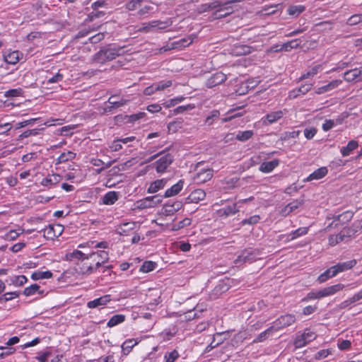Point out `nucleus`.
<instances>
[{
  "instance_id": "ea45409f",
  "label": "nucleus",
  "mask_w": 362,
  "mask_h": 362,
  "mask_svg": "<svg viewBox=\"0 0 362 362\" xmlns=\"http://www.w3.org/2000/svg\"><path fill=\"white\" fill-rule=\"evenodd\" d=\"M252 48L247 45H237L233 49V54L236 56H241L250 54Z\"/></svg>"
},
{
  "instance_id": "052dcab7",
  "label": "nucleus",
  "mask_w": 362,
  "mask_h": 362,
  "mask_svg": "<svg viewBox=\"0 0 362 362\" xmlns=\"http://www.w3.org/2000/svg\"><path fill=\"white\" fill-rule=\"evenodd\" d=\"M154 85L156 86V91H161L171 86L172 81L170 80L162 81L158 83H155Z\"/></svg>"
},
{
  "instance_id": "9b49d317",
  "label": "nucleus",
  "mask_w": 362,
  "mask_h": 362,
  "mask_svg": "<svg viewBox=\"0 0 362 362\" xmlns=\"http://www.w3.org/2000/svg\"><path fill=\"white\" fill-rule=\"evenodd\" d=\"M63 226L60 224L49 225L43 230V235L47 240H53L59 237L63 232Z\"/></svg>"
},
{
  "instance_id": "bb28decb",
  "label": "nucleus",
  "mask_w": 362,
  "mask_h": 362,
  "mask_svg": "<svg viewBox=\"0 0 362 362\" xmlns=\"http://www.w3.org/2000/svg\"><path fill=\"white\" fill-rule=\"evenodd\" d=\"M328 170L327 167H321L315 170L313 173L309 175V176L305 180L307 182L313 180H317L323 178L327 175Z\"/></svg>"
},
{
  "instance_id": "4468645a",
  "label": "nucleus",
  "mask_w": 362,
  "mask_h": 362,
  "mask_svg": "<svg viewBox=\"0 0 362 362\" xmlns=\"http://www.w3.org/2000/svg\"><path fill=\"white\" fill-rule=\"evenodd\" d=\"M238 0H232L224 3L221 2V5L218 7V8L214 13L216 18H222L228 16L233 13V9L228 5L231 3L238 2Z\"/></svg>"
},
{
  "instance_id": "c85d7f7f",
  "label": "nucleus",
  "mask_w": 362,
  "mask_h": 362,
  "mask_svg": "<svg viewBox=\"0 0 362 362\" xmlns=\"http://www.w3.org/2000/svg\"><path fill=\"white\" fill-rule=\"evenodd\" d=\"M134 222H126L120 224L117 228V233L121 235H128L134 229Z\"/></svg>"
},
{
  "instance_id": "cd10ccee",
  "label": "nucleus",
  "mask_w": 362,
  "mask_h": 362,
  "mask_svg": "<svg viewBox=\"0 0 362 362\" xmlns=\"http://www.w3.org/2000/svg\"><path fill=\"white\" fill-rule=\"evenodd\" d=\"M348 236V233L344 230H341L338 234L332 235L328 238L329 245L330 246H334L339 243L344 241Z\"/></svg>"
},
{
  "instance_id": "6e6552de",
  "label": "nucleus",
  "mask_w": 362,
  "mask_h": 362,
  "mask_svg": "<svg viewBox=\"0 0 362 362\" xmlns=\"http://www.w3.org/2000/svg\"><path fill=\"white\" fill-rule=\"evenodd\" d=\"M316 334L309 329H306L302 334H297L294 341V346L296 349L305 346L308 343L315 339Z\"/></svg>"
},
{
  "instance_id": "13d9d810",
  "label": "nucleus",
  "mask_w": 362,
  "mask_h": 362,
  "mask_svg": "<svg viewBox=\"0 0 362 362\" xmlns=\"http://www.w3.org/2000/svg\"><path fill=\"white\" fill-rule=\"evenodd\" d=\"M23 90L20 88L10 89L4 93V96L6 98H16L22 95Z\"/></svg>"
},
{
  "instance_id": "473e14b6",
  "label": "nucleus",
  "mask_w": 362,
  "mask_h": 362,
  "mask_svg": "<svg viewBox=\"0 0 362 362\" xmlns=\"http://www.w3.org/2000/svg\"><path fill=\"white\" fill-rule=\"evenodd\" d=\"M220 5H221V1H219L218 0H214L213 1H211L210 3H206V4L200 5L197 8V11L199 13H202L209 11L211 9L218 8V7Z\"/></svg>"
},
{
  "instance_id": "aec40b11",
  "label": "nucleus",
  "mask_w": 362,
  "mask_h": 362,
  "mask_svg": "<svg viewBox=\"0 0 362 362\" xmlns=\"http://www.w3.org/2000/svg\"><path fill=\"white\" fill-rule=\"evenodd\" d=\"M342 83V80L336 79L333 80L327 85L320 86L315 89V93L320 95L325 93L327 92H329L337 88H338Z\"/></svg>"
},
{
  "instance_id": "f704fd0d",
  "label": "nucleus",
  "mask_w": 362,
  "mask_h": 362,
  "mask_svg": "<svg viewBox=\"0 0 362 362\" xmlns=\"http://www.w3.org/2000/svg\"><path fill=\"white\" fill-rule=\"evenodd\" d=\"M138 344V341L134 339H127L122 344V351L124 355H127L130 353L134 346Z\"/></svg>"
},
{
  "instance_id": "5701e85b",
  "label": "nucleus",
  "mask_w": 362,
  "mask_h": 362,
  "mask_svg": "<svg viewBox=\"0 0 362 362\" xmlns=\"http://www.w3.org/2000/svg\"><path fill=\"white\" fill-rule=\"evenodd\" d=\"M303 204V201L301 199H296L288 203L280 211L281 215L286 216L296 209L299 208Z\"/></svg>"
},
{
  "instance_id": "20e7f679",
  "label": "nucleus",
  "mask_w": 362,
  "mask_h": 362,
  "mask_svg": "<svg viewBox=\"0 0 362 362\" xmlns=\"http://www.w3.org/2000/svg\"><path fill=\"white\" fill-rule=\"evenodd\" d=\"M163 201V197L156 194L153 196L146 197L139 199L134 203V209L139 210L148 209L156 207Z\"/></svg>"
},
{
  "instance_id": "864d4df0",
  "label": "nucleus",
  "mask_w": 362,
  "mask_h": 362,
  "mask_svg": "<svg viewBox=\"0 0 362 362\" xmlns=\"http://www.w3.org/2000/svg\"><path fill=\"white\" fill-rule=\"evenodd\" d=\"M143 0H130L125 4V8L128 11H135L141 6V4Z\"/></svg>"
},
{
  "instance_id": "58836bf2",
  "label": "nucleus",
  "mask_w": 362,
  "mask_h": 362,
  "mask_svg": "<svg viewBox=\"0 0 362 362\" xmlns=\"http://www.w3.org/2000/svg\"><path fill=\"white\" fill-rule=\"evenodd\" d=\"M322 64H317L314 66H313L309 71H308L306 73L303 74L299 78V80H303L305 78H308L310 77H313L317 74H318L320 71L322 70Z\"/></svg>"
},
{
  "instance_id": "a19ab883",
  "label": "nucleus",
  "mask_w": 362,
  "mask_h": 362,
  "mask_svg": "<svg viewBox=\"0 0 362 362\" xmlns=\"http://www.w3.org/2000/svg\"><path fill=\"white\" fill-rule=\"evenodd\" d=\"M356 263L357 262L356 259H351L347 262L338 263L336 265L339 269V272L341 273L349 269H351L356 264Z\"/></svg>"
},
{
  "instance_id": "f8f14e48",
  "label": "nucleus",
  "mask_w": 362,
  "mask_h": 362,
  "mask_svg": "<svg viewBox=\"0 0 362 362\" xmlns=\"http://www.w3.org/2000/svg\"><path fill=\"white\" fill-rule=\"evenodd\" d=\"M296 321V317L291 314H287L282 315L277 318L274 322L272 326L274 328V331H277L280 329L291 325Z\"/></svg>"
},
{
  "instance_id": "a18cd8bd",
  "label": "nucleus",
  "mask_w": 362,
  "mask_h": 362,
  "mask_svg": "<svg viewBox=\"0 0 362 362\" xmlns=\"http://www.w3.org/2000/svg\"><path fill=\"white\" fill-rule=\"evenodd\" d=\"M305 10V6L303 5H295L288 7L287 12L290 16H298Z\"/></svg>"
},
{
  "instance_id": "4c0bfd02",
  "label": "nucleus",
  "mask_w": 362,
  "mask_h": 362,
  "mask_svg": "<svg viewBox=\"0 0 362 362\" xmlns=\"http://www.w3.org/2000/svg\"><path fill=\"white\" fill-rule=\"evenodd\" d=\"M238 211L239 209L237 207V204H233L221 209L219 212L221 216L227 217L236 214Z\"/></svg>"
},
{
  "instance_id": "2eb2a0df",
  "label": "nucleus",
  "mask_w": 362,
  "mask_h": 362,
  "mask_svg": "<svg viewBox=\"0 0 362 362\" xmlns=\"http://www.w3.org/2000/svg\"><path fill=\"white\" fill-rule=\"evenodd\" d=\"M61 181L62 176L59 174H49L47 177H44L41 180L40 185L45 187H47V189H50L59 183Z\"/></svg>"
},
{
  "instance_id": "e2e57ef3",
  "label": "nucleus",
  "mask_w": 362,
  "mask_h": 362,
  "mask_svg": "<svg viewBox=\"0 0 362 362\" xmlns=\"http://www.w3.org/2000/svg\"><path fill=\"white\" fill-rule=\"evenodd\" d=\"M361 22L362 13L353 15L347 20V24L349 25H354Z\"/></svg>"
},
{
  "instance_id": "f03ea898",
  "label": "nucleus",
  "mask_w": 362,
  "mask_h": 362,
  "mask_svg": "<svg viewBox=\"0 0 362 362\" xmlns=\"http://www.w3.org/2000/svg\"><path fill=\"white\" fill-rule=\"evenodd\" d=\"M155 160L152 163V168L154 169L157 173L163 174L168 172V168L174 160V156L170 153H160L152 156L150 160Z\"/></svg>"
},
{
  "instance_id": "338daca9",
  "label": "nucleus",
  "mask_w": 362,
  "mask_h": 362,
  "mask_svg": "<svg viewBox=\"0 0 362 362\" xmlns=\"http://www.w3.org/2000/svg\"><path fill=\"white\" fill-rule=\"evenodd\" d=\"M305 137L310 140L312 139L317 134V129L315 127L305 128L303 131Z\"/></svg>"
},
{
  "instance_id": "a211bd4d",
  "label": "nucleus",
  "mask_w": 362,
  "mask_h": 362,
  "mask_svg": "<svg viewBox=\"0 0 362 362\" xmlns=\"http://www.w3.org/2000/svg\"><path fill=\"white\" fill-rule=\"evenodd\" d=\"M226 78V75L223 73L216 72L206 81V84L208 88H213L224 82Z\"/></svg>"
},
{
  "instance_id": "3c124183",
  "label": "nucleus",
  "mask_w": 362,
  "mask_h": 362,
  "mask_svg": "<svg viewBox=\"0 0 362 362\" xmlns=\"http://www.w3.org/2000/svg\"><path fill=\"white\" fill-rule=\"evenodd\" d=\"M300 45V42L298 39L292 40L284 43L282 45L281 49L284 51H290L292 49L297 48Z\"/></svg>"
},
{
  "instance_id": "a878e982",
  "label": "nucleus",
  "mask_w": 362,
  "mask_h": 362,
  "mask_svg": "<svg viewBox=\"0 0 362 362\" xmlns=\"http://www.w3.org/2000/svg\"><path fill=\"white\" fill-rule=\"evenodd\" d=\"M205 197V192L202 189H197L190 193V194L187 198V201L189 203H198L199 201L204 200Z\"/></svg>"
},
{
  "instance_id": "f3484780",
  "label": "nucleus",
  "mask_w": 362,
  "mask_h": 362,
  "mask_svg": "<svg viewBox=\"0 0 362 362\" xmlns=\"http://www.w3.org/2000/svg\"><path fill=\"white\" fill-rule=\"evenodd\" d=\"M111 300L110 295H105L100 298H95L93 300H90L87 303V307L88 308H100L105 306Z\"/></svg>"
},
{
  "instance_id": "37998d69",
  "label": "nucleus",
  "mask_w": 362,
  "mask_h": 362,
  "mask_svg": "<svg viewBox=\"0 0 362 362\" xmlns=\"http://www.w3.org/2000/svg\"><path fill=\"white\" fill-rule=\"evenodd\" d=\"M192 42L191 37L182 38L173 42V47L176 49H182L189 46Z\"/></svg>"
},
{
  "instance_id": "603ef678",
  "label": "nucleus",
  "mask_w": 362,
  "mask_h": 362,
  "mask_svg": "<svg viewBox=\"0 0 362 362\" xmlns=\"http://www.w3.org/2000/svg\"><path fill=\"white\" fill-rule=\"evenodd\" d=\"M16 351V349L9 346H0V359L4 358L6 356H8L13 354Z\"/></svg>"
},
{
  "instance_id": "774afa93",
  "label": "nucleus",
  "mask_w": 362,
  "mask_h": 362,
  "mask_svg": "<svg viewBox=\"0 0 362 362\" xmlns=\"http://www.w3.org/2000/svg\"><path fill=\"white\" fill-rule=\"evenodd\" d=\"M51 355V352L49 351L39 352L37 355L35 356V359L39 362H47V358Z\"/></svg>"
},
{
  "instance_id": "b1692460",
  "label": "nucleus",
  "mask_w": 362,
  "mask_h": 362,
  "mask_svg": "<svg viewBox=\"0 0 362 362\" xmlns=\"http://www.w3.org/2000/svg\"><path fill=\"white\" fill-rule=\"evenodd\" d=\"M184 184L185 181L183 180H180L176 184L165 190L163 197L168 198L178 194L183 189Z\"/></svg>"
},
{
  "instance_id": "0eeeda50",
  "label": "nucleus",
  "mask_w": 362,
  "mask_h": 362,
  "mask_svg": "<svg viewBox=\"0 0 362 362\" xmlns=\"http://www.w3.org/2000/svg\"><path fill=\"white\" fill-rule=\"evenodd\" d=\"M259 251L257 249L245 250L235 260V263L237 266L240 265L242 263L250 264L259 259Z\"/></svg>"
},
{
  "instance_id": "c03bdc74",
  "label": "nucleus",
  "mask_w": 362,
  "mask_h": 362,
  "mask_svg": "<svg viewBox=\"0 0 362 362\" xmlns=\"http://www.w3.org/2000/svg\"><path fill=\"white\" fill-rule=\"evenodd\" d=\"M254 133L252 130L239 131L238 132L235 138L240 141H246L250 139Z\"/></svg>"
},
{
  "instance_id": "c756f323",
  "label": "nucleus",
  "mask_w": 362,
  "mask_h": 362,
  "mask_svg": "<svg viewBox=\"0 0 362 362\" xmlns=\"http://www.w3.org/2000/svg\"><path fill=\"white\" fill-rule=\"evenodd\" d=\"M309 228L308 227H301L298 229L291 232L290 233L286 235V238L288 240H293L299 237L303 236L308 233Z\"/></svg>"
},
{
  "instance_id": "e433bc0d",
  "label": "nucleus",
  "mask_w": 362,
  "mask_h": 362,
  "mask_svg": "<svg viewBox=\"0 0 362 362\" xmlns=\"http://www.w3.org/2000/svg\"><path fill=\"white\" fill-rule=\"evenodd\" d=\"M125 315L122 314H117L113 315L107 322V326L108 327H113L122 323L125 320Z\"/></svg>"
},
{
  "instance_id": "72a5a7b5",
  "label": "nucleus",
  "mask_w": 362,
  "mask_h": 362,
  "mask_svg": "<svg viewBox=\"0 0 362 362\" xmlns=\"http://www.w3.org/2000/svg\"><path fill=\"white\" fill-rule=\"evenodd\" d=\"M117 192L111 191L106 193L103 197V203L105 205L114 204L118 200Z\"/></svg>"
},
{
  "instance_id": "1a4fd4ad",
  "label": "nucleus",
  "mask_w": 362,
  "mask_h": 362,
  "mask_svg": "<svg viewBox=\"0 0 362 362\" xmlns=\"http://www.w3.org/2000/svg\"><path fill=\"white\" fill-rule=\"evenodd\" d=\"M2 57L6 64L15 65L23 58V54L18 50L8 49L2 52Z\"/></svg>"
},
{
  "instance_id": "7c9ffc66",
  "label": "nucleus",
  "mask_w": 362,
  "mask_h": 362,
  "mask_svg": "<svg viewBox=\"0 0 362 362\" xmlns=\"http://www.w3.org/2000/svg\"><path fill=\"white\" fill-rule=\"evenodd\" d=\"M108 247H109V244L107 242H105V241H102V242H99V243H96L95 241H90V242H87L85 243H81L78 245V247H80V248L88 247V248H104V249H106V248H108Z\"/></svg>"
},
{
  "instance_id": "4d7b16f0",
  "label": "nucleus",
  "mask_w": 362,
  "mask_h": 362,
  "mask_svg": "<svg viewBox=\"0 0 362 362\" xmlns=\"http://www.w3.org/2000/svg\"><path fill=\"white\" fill-rule=\"evenodd\" d=\"M273 331H274V328L272 326H271L270 327L267 329L265 331L260 333L257 336V337L255 339H254V342L262 341L263 340L267 339L268 337V336L270 334V333H272Z\"/></svg>"
},
{
  "instance_id": "f257e3e1",
  "label": "nucleus",
  "mask_w": 362,
  "mask_h": 362,
  "mask_svg": "<svg viewBox=\"0 0 362 362\" xmlns=\"http://www.w3.org/2000/svg\"><path fill=\"white\" fill-rule=\"evenodd\" d=\"M69 259L71 261L90 259L95 262V266L92 264L88 265L84 262L82 267L80 268V272L83 274H91L94 273L98 269L100 268L103 264H105L109 260V254L105 250H98L97 252H91L90 253H85L80 250H75L69 254Z\"/></svg>"
},
{
  "instance_id": "49530a36",
  "label": "nucleus",
  "mask_w": 362,
  "mask_h": 362,
  "mask_svg": "<svg viewBox=\"0 0 362 362\" xmlns=\"http://www.w3.org/2000/svg\"><path fill=\"white\" fill-rule=\"evenodd\" d=\"M179 357L178 351L174 349L164 354L163 362H175Z\"/></svg>"
},
{
  "instance_id": "4be33fe9",
  "label": "nucleus",
  "mask_w": 362,
  "mask_h": 362,
  "mask_svg": "<svg viewBox=\"0 0 362 362\" xmlns=\"http://www.w3.org/2000/svg\"><path fill=\"white\" fill-rule=\"evenodd\" d=\"M168 183V179L162 178L156 180L150 183L147 192L149 194H154L163 189Z\"/></svg>"
},
{
  "instance_id": "2f4dec72",
  "label": "nucleus",
  "mask_w": 362,
  "mask_h": 362,
  "mask_svg": "<svg viewBox=\"0 0 362 362\" xmlns=\"http://www.w3.org/2000/svg\"><path fill=\"white\" fill-rule=\"evenodd\" d=\"M358 146V144L357 141L351 140L346 146L341 148L340 152L343 156H348L354 150L357 148Z\"/></svg>"
},
{
  "instance_id": "423d86ee",
  "label": "nucleus",
  "mask_w": 362,
  "mask_h": 362,
  "mask_svg": "<svg viewBox=\"0 0 362 362\" xmlns=\"http://www.w3.org/2000/svg\"><path fill=\"white\" fill-rule=\"evenodd\" d=\"M201 163H197L193 180L196 184H203L210 180L214 175V170L210 168H201Z\"/></svg>"
},
{
  "instance_id": "ddd939ff",
  "label": "nucleus",
  "mask_w": 362,
  "mask_h": 362,
  "mask_svg": "<svg viewBox=\"0 0 362 362\" xmlns=\"http://www.w3.org/2000/svg\"><path fill=\"white\" fill-rule=\"evenodd\" d=\"M129 100L119 98L118 95H112L109 98L104 108L106 112H111L112 108H117L125 105Z\"/></svg>"
},
{
  "instance_id": "de8ad7c7",
  "label": "nucleus",
  "mask_w": 362,
  "mask_h": 362,
  "mask_svg": "<svg viewBox=\"0 0 362 362\" xmlns=\"http://www.w3.org/2000/svg\"><path fill=\"white\" fill-rule=\"evenodd\" d=\"M156 267V263L152 261H146L141 266L139 271L143 273H148L154 270Z\"/></svg>"
},
{
  "instance_id": "39448f33",
  "label": "nucleus",
  "mask_w": 362,
  "mask_h": 362,
  "mask_svg": "<svg viewBox=\"0 0 362 362\" xmlns=\"http://www.w3.org/2000/svg\"><path fill=\"white\" fill-rule=\"evenodd\" d=\"M125 51L124 47L119 46H112L104 49H101L96 54L98 60H112L117 57L124 54Z\"/></svg>"
},
{
  "instance_id": "412c9836",
  "label": "nucleus",
  "mask_w": 362,
  "mask_h": 362,
  "mask_svg": "<svg viewBox=\"0 0 362 362\" xmlns=\"http://www.w3.org/2000/svg\"><path fill=\"white\" fill-rule=\"evenodd\" d=\"M284 112L283 110H277L274 112H272L270 113H268L262 118V122L264 124H272L278 120H279L281 118L283 117L284 115Z\"/></svg>"
},
{
  "instance_id": "69168bd1",
  "label": "nucleus",
  "mask_w": 362,
  "mask_h": 362,
  "mask_svg": "<svg viewBox=\"0 0 362 362\" xmlns=\"http://www.w3.org/2000/svg\"><path fill=\"white\" fill-rule=\"evenodd\" d=\"M260 220V216L259 215H254L250 216L248 218H245L242 221V225H253L257 223Z\"/></svg>"
},
{
  "instance_id": "79ce46f5",
  "label": "nucleus",
  "mask_w": 362,
  "mask_h": 362,
  "mask_svg": "<svg viewBox=\"0 0 362 362\" xmlns=\"http://www.w3.org/2000/svg\"><path fill=\"white\" fill-rule=\"evenodd\" d=\"M361 299H362V288L352 297L342 302L341 307L346 308Z\"/></svg>"
},
{
  "instance_id": "bf43d9fd",
  "label": "nucleus",
  "mask_w": 362,
  "mask_h": 362,
  "mask_svg": "<svg viewBox=\"0 0 362 362\" xmlns=\"http://www.w3.org/2000/svg\"><path fill=\"white\" fill-rule=\"evenodd\" d=\"M184 99H185V98L182 96L176 97V98L170 99L163 103V106L166 108L173 107L175 105H177V103L183 101Z\"/></svg>"
},
{
  "instance_id": "dca6fc26",
  "label": "nucleus",
  "mask_w": 362,
  "mask_h": 362,
  "mask_svg": "<svg viewBox=\"0 0 362 362\" xmlns=\"http://www.w3.org/2000/svg\"><path fill=\"white\" fill-rule=\"evenodd\" d=\"M344 79L348 82L362 81V66L346 71Z\"/></svg>"
},
{
  "instance_id": "6e6d98bb",
  "label": "nucleus",
  "mask_w": 362,
  "mask_h": 362,
  "mask_svg": "<svg viewBox=\"0 0 362 362\" xmlns=\"http://www.w3.org/2000/svg\"><path fill=\"white\" fill-rule=\"evenodd\" d=\"M39 289H40V286L37 284H35L28 287H26L24 289L23 293L26 296H30L34 295L36 293H40V292L39 291Z\"/></svg>"
},
{
  "instance_id": "c9c22d12",
  "label": "nucleus",
  "mask_w": 362,
  "mask_h": 362,
  "mask_svg": "<svg viewBox=\"0 0 362 362\" xmlns=\"http://www.w3.org/2000/svg\"><path fill=\"white\" fill-rule=\"evenodd\" d=\"M52 276V273L50 271H35L32 275V279L37 281L40 279H48Z\"/></svg>"
},
{
  "instance_id": "9d476101",
  "label": "nucleus",
  "mask_w": 362,
  "mask_h": 362,
  "mask_svg": "<svg viewBox=\"0 0 362 362\" xmlns=\"http://www.w3.org/2000/svg\"><path fill=\"white\" fill-rule=\"evenodd\" d=\"M182 207V203L180 201H168L163 204L160 214L165 216H170L178 211Z\"/></svg>"
},
{
  "instance_id": "6ab92c4d",
  "label": "nucleus",
  "mask_w": 362,
  "mask_h": 362,
  "mask_svg": "<svg viewBox=\"0 0 362 362\" xmlns=\"http://www.w3.org/2000/svg\"><path fill=\"white\" fill-rule=\"evenodd\" d=\"M344 287L345 286L342 284H337L335 285L327 286L321 290H319L320 296H321V298H325L329 296H332L336 293L341 291Z\"/></svg>"
},
{
  "instance_id": "5fc2aeb1",
  "label": "nucleus",
  "mask_w": 362,
  "mask_h": 362,
  "mask_svg": "<svg viewBox=\"0 0 362 362\" xmlns=\"http://www.w3.org/2000/svg\"><path fill=\"white\" fill-rule=\"evenodd\" d=\"M351 340L342 339L340 338L337 339V346L341 351L349 350L351 348Z\"/></svg>"
},
{
  "instance_id": "680f3d73",
  "label": "nucleus",
  "mask_w": 362,
  "mask_h": 362,
  "mask_svg": "<svg viewBox=\"0 0 362 362\" xmlns=\"http://www.w3.org/2000/svg\"><path fill=\"white\" fill-rule=\"evenodd\" d=\"M74 129L73 125H67L61 127L57 130L58 134L62 136H70L73 134L72 130Z\"/></svg>"
},
{
  "instance_id": "0e129e2a",
  "label": "nucleus",
  "mask_w": 362,
  "mask_h": 362,
  "mask_svg": "<svg viewBox=\"0 0 362 362\" xmlns=\"http://www.w3.org/2000/svg\"><path fill=\"white\" fill-rule=\"evenodd\" d=\"M330 354H332V351L330 349H322L315 354V359L322 360L327 358Z\"/></svg>"
},
{
  "instance_id": "393cba45",
  "label": "nucleus",
  "mask_w": 362,
  "mask_h": 362,
  "mask_svg": "<svg viewBox=\"0 0 362 362\" xmlns=\"http://www.w3.org/2000/svg\"><path fill=\"white\" fill-rule=\"evenodd\" d=\"M280 163L279 159H274L270 161L263 162L259 167L260 172L264 173H269L272 172Z\"/></svg>"
},
{
  "instance_id": "8fccbe9b",
  "label": "nucleus",
  "mask_w": 362,
  "mask_h": 362,
  "mask_svg": "<svg viewBox=\"0 0 362 362\" xmlns=\"http://www.w3.org/2000/svg\"><path fill=\"white\" fill-rule=\"evenodd\" d=\"M76 156V153L71 151H69L67 152H64L62 153H61V155L59 156L58 158V163H65L68 160H73Z\"/></svg>"
},
{
  "instance_id": "09e8293b",
  "label": "nucleus",
  "mask_w": 362,
  "mask_h": 362,
  "mask_svg": "<svg viewBox=\"0 0 362 362\" xmlns=\"http://www.w3.org/2000/svg\"><path fill=\"white\" fill-rule=\"evenodd\" d=\"M220 116V112L217 110H213L210 112L209 115L206 117L205 124L211 126L214 124L215 119H218Z\"/></svg>"
},
{
  "instance_id": "7ed1b4c3",
  "label": "nucleus",
  "mask_w": 362,
  "mask_h": 362,
  "mask_svg": "<svg viewBox=\"0 0 362 362\" xmlns=\"http://www.w3.org/2000/svg\"><path fill=\"white\" fill-rule=\"evenodd\" d=\"M172 25L170 19L166 21L154 20L149 22L143 23L139 28L140 32L153 33L158 30H164Z\"/></svg>"
}]
</instances>
